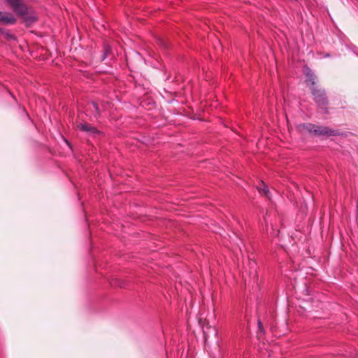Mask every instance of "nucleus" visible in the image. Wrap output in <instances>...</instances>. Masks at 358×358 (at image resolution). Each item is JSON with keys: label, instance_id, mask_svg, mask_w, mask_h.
I'll return each mask as SVG.
<instances>
[{"label": "nucleus", "instance_id": "obj_11", "mask_svg": "<svg viewBox=\"0 0 358 358\" xmlns=\"http://www.w3.org/2000/svg\"><path fill=\"white\" fill-rule=\"evenodd\" d=\"M92 106L93 108H94V110H95L99 113V108H98V105H97V103H96L93 102V103H92Z\"/></svg>", "mask_w": 358, "mask_h": 358}, {"label": "nucleus", "instance_id": "obj_5", "mask_svg": "<svg viewBox=\"0 0 358 358\" xmlns=\"http://www.w3.org/2000/svg\"><path fill=\"white\" fill-rule=\"evenodd\" d=\"M13 12L17 14L23 8L26 6L24 3V0H6Z\"/></svg>", "mask_w": 358, "mask_h": 358}, {"label": "nucleus", "instance_id": "obj_6", "mask_svg": "<svg viewBox=\"0 0 358 358\" xmlns=\"http://www.w3.org/2000/svg\"><path fill=\"white\" fill-rule=\"evenodd\" d=\"M77 127L80 130H81L83 131L87 132V133H89L90 134H93L94 135V134H99V131L96 128L91 126L90 124L86 123V122H85V123H79L77 125Z\"/></svg>", "mask_w": 358, "mask_h": 358}, {"label": "nucleus", "instance_id": "obj_8", "mask_svg": "<svg viewBox=\"0 0 358 358\" xmlns=\"http://www.w3.org/2000/svg\"><path fill=\"white\" fill-rule=\"evenodd\" d=\"M257 189L260 193L269 198L268 188L263 181L261 182V184L257 187Z\"/></svg>", "mask_w": 358, "mask_h": 358}, {"label": "nucleus", "instance_id": "obj_12", "mask_svg": "<svg viewBox=\"0 0 358 358\" xmlns=\"http://www.w3.org/2000/svg\"><path fill=\"white\" fill-rule=\"evenodd\" d=\"M258 325H259V329H262V322H261L260 321H259V322H258Z\"/></svg>", "mask_w": 358, "mask_h": 358}, {"label": "nucleus", "instance_id": "obj_10", "mask_svg": "<svg viewBox=\"0 0 358 358\" xmlns=\"http://www.w3.org/2000/svg\"><path fill=\"white\" fill-rule=\"evenodd\" d=\"M110 50V48L108 45H106L104 46V52L102 55L101 60H104L107 57Z\"/></svg>", "mask_w": 358, "mask_h": 358}, {"label": "nucleus", "instance_id": "obj_7", "mask_svg": "<svg viewBox=\"0 0 358 358\" xmlns=\"http://www.w3.org/2000/svg\"><path fill=\"white\" fill-rule=\"evenodd\" d=\"M305 75L306 77V83L310 87H315V80L316 78L314 73L308 68H306L305 70Z\"/></svg>", "mask_w": 358, "mask_h": 358}, {"label": "nucleus", "instance_id": "obj_4", "mask_svg": "<svg viewBox=\"0 0 358 358\" xmlns=\"http://www.w3.org/2000/svg\"><path fill=\"white\" fill-rule=\"evenodd\" d=\"M16 22V19L13 14L8 12L0 11V23L4 24H13Z\"/></svg>", "mask_w": 358, "mask_h": 358}, {"label": "nucleus", "instance_id": "obj_1", "mask_svg": "<svg viewBox=\"0 0 358 358\" xmlns=\"http://www.w3.org/2000/svg\"><path fill=\"white\" fill-rule=\"evenodd\" d=\"M311 93L314 97V100L317 106L324 110V113H327V106L328 100L327 99L324 90L317 89L316 87H310Z\"/></svg>", "mask_w": 358, "mask_h": 358}, {"label": "nucleus", "instance_id": "obj_13", "mask_svg": "<svg viewBox=\"0 0 358 358\" xmlns=\"http://www.w3.org/2000/svg\"><path fill=\"white\" fill-rule=\"evenodd\" d=\"M9 37H10V38H14V36H12V35L9 36Z\"/></svg>", "mask_w": 358, "mask_h": 358}, {"label": "nucleus", "instance_id": "obj_9", "mask_svg": "<svg viewBox=\"0 0 358 358\" xmlns=\"http://www.w3.org/2000/svg\"><path fill=\"white\" fill-rule=\"evenodd\" d=\"M265 222H266V230L267 234H273V236H278V233H279V231H277V232L275 233V230L273 229V226L272 225H271V231H269V229H268V224H267V220H266V218H265Z\"/></svg>", "mask_w": 358, "mask_h": 358}, {"label": "nucleus", "instance_id": "obj_3", "mask_svg": "<svg viewBox=\"0 0 358 358\" xmlns=\"http://www.w3.org/2000/svg\"><path fill=\"white\" fill-rule=\"evenodd\" d=\"M16 15L21 17L25 22L27 26H29L37 20V15L33 8L27 6L19 11Z\"/></svg>", "mask_w": 358, "mask_h": 358}, {"label": "nucleus", "instance_id": "obj_2", "mask_svg": "<svg viewBox=\"0 0 358 358\" xmlns=\"http://www.w3.org/2000/svg\"><path fill=\"white\" fill-rule=\"evenodd\" d=\"M306 129L315 136H336L338 132L327 127L317 126L313 124H308L306 126Z\"/></svg>", "mask_w": 358, "mask_h": 358}]
</instances>
